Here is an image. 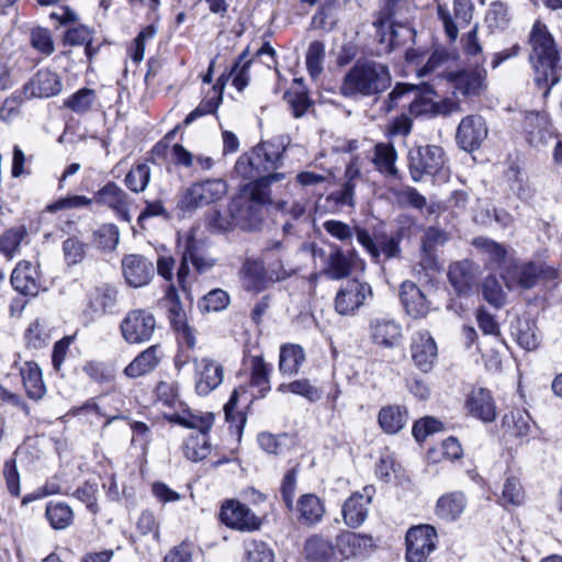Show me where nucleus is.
Wrapping results in <instances>:
<instances>
[{"mask_svg": "<svg viewBox=\"0 0 562 562\" xmlns=\"http://www.w3.org/2000/svg\"><path fill=\"white\" fill-rule=\"evenodd\" d=\"M325 512L323 501L315 494H304L297 501V519L302 525L314 526L318 524Z\"/></svg>", "mask_w": 562, "mask_h": 562, "instance_id": "obj_35", "label": "nucleus"}, {"mask_svg": "<svg viewBox=\"0 0 562 562\" xmlns=\"http://www.w3.org/2000/svg\"><path fill=\"white\" fill-rule=\"evenodd\" d=\"M304 554L307 562H338L336 544L319 533L306 539Z\"/></svg>", "mask_w": 562, "mask_h": 562, "instance_id": "obj_32", "label": "nucleus"}, {"mask_svg": "<svg viewBox=\"0 0 562 562\" xmlns=\"http://www.w3.org/2000/svg\"><path fill=\"white\" fill-rule=\"evenodd\" d=\"M537 262L509 260L501 271L507 290H529L537 285Z\"/></svg>", "mask_w": 562, "mask_h": 562, "instance_id": "obj_15", "label": "nucleus"}, {"mask_svg": "<svg viewBox=\"0 0 562 562\" xmlns=\"http://www.w3.org/2000/svg\"><path fill=\"white\" fill-rule=\"evenodd\" d=\"M27 231L24 226L7 229L0 236V252L12 259L20 249L21 243L26 237Z\"/></svg>", "mask_w": 562, "mask_h": 562, "instance_id": "obj_50", "label": "nucleus"}, {"mask_svg": "<svg viewBox=\"0 0 562 562\" xmlns=\"http://www.w3.org/2000/svg\"><path fill=\"white\" fill-rule=\"evenodd\" d=\"M378 420L385 432L396 434L406 425L407 412L397 405L385 406L380 409Z\"/></svg>", "mask_w": 562, "mask_h": 562, "instance_id": "obj_44", "label": "nucleus"}, {"mask_svg": "<svg viewBox=\"0 0 562 562\" xmlns=\"http://www.w3.org/2000/svg\"><path fill=\"white\" fill-rule=\"evenodd\" d=\"M325 55L326 53L324 43L314 41L308 45L305 61L307 71L314 80H316L323 72Z\"/></svg>", "mask_w": 562, "mask_h": 562, "instance_id": "obj_53", "label": "nucleus"}, {"mask_svg": "<svg viewBox=\"0 0 562 562\" xmlns=\"http://www.w3.org/2000/svg\"><path fill=\"white\" fill-rule=\"evenodd\" d=\"M437 548V532L432 526L422 525L406 533V561L426 562Z\"/></svg>", "mask_w": 562, "mask_h": 562, "instance_id": "obj_13", "label": "nucleus"}, {"mask_svg": "<svg viewBox=\"0 0 562 562\" xmlns=\"http://www.w3.org/2000/svg\"><path fill=\"white\" fill-rule=\"evenodd\" d=\"M285 147L281 140L261 142L237 159L235 171L245 179L258 180L268 178L282 165Z\"/></svg>", "mask_w": 562, "mask_h": 562, "instance_id": "obj_4", "label": "nucleus"}, {"mask_svg": "<svg viewBox=\"0 0 562 562\" xmlns=\"http://www.w3.org/2000/svg\"><path fill=\"white\" fill-rule=\"evenodd\" d=\"M165 300L167 302L168 307V318L171 324V327L183 326L187 323L186 312L180 302L178 292L173 285H169Z\"/></svg>", "mask_w": 562, "mask_h": 562, "instance_id": "obj_55", "label": "nucleus"}, {"mask_svg": "<svg viewBox=\"0 0 562 562\" xmlns=\"http://www.w3.org/2000/svg\"><path fill=\"white\" fill-rule=\"evenodd\" d=\"M280 393H293L306 398L308 402L314 403L322 398V391L311 384L306 379L295 380L290 383H282L277 389Z\"/></svg>", "mask_w": 562, "mask_h": 562, "instance_id": "obj_51", "label": "nucleus"}, {"mask_svg": "<svg viewBox=\"0 0 562 562\" xmlns=\"http://www.w3.org/2000/svg\"><path fill=\"white\" fill-rule=\"evenodd\" d=\"M374 546L373 537L368 533L344 530L336 536L337 552L345 559L367 555Z\"/></svg>", "mask_w": 562, "mask_h": 562, "instance_id": "obj_25", "label": "nucleus"}, {"mask_svg": "<svg viewBox=\"0 0 562 562\" xmlns=\"http://www.w3.org/2000/svg\"><path fill=\"white\" fill-rule=\"evenodd\" d=\"M284 178V173H273L247 183L229 205L231 215L236 224L245 229L256 227L260 221L261 207L272 202L270 186Z\"/></svg>", "mask_w": 562, "mask_h": 562, "instance_id": "obj_3", "label": "nucleus"}, {"mask_svg": "<svg viewBox=\"0 0 562 562\" xmlns=\"http://www.w3.org/2000/svg\"><path fill=\"white\" fill-rule=\"evenodd\" d=\"M122 272L126 283L132 288L147 285L155 276V266L143 255L130 254L122 259Z\"/></svg>", "mask_w": 562, "mask_h": 562, "instance_id": "obj_19", "label": "nucleus"}, {"mask_svg": "<svg viewBox=\"0 0 562 562\" xmlns=\"http://www.w3.org/2000/svg\"><path fill=\"white\" fill-rule=\"evenodd\" d=\"M467 504V497L463 493H447L437 501L436 514L442 520L454 521L462 515Z\"/></svg>", "mask_w": 562, "mask_h": 562, "instance_id": "obj_36", "label": "nucleus"}, {"mask_svg": "<svg viewBox=\"0 0 562 562\" xmlns=\"http://www.w3.org/2000/svg\"><path fill=\"white\" fill-rule=\"evenodd\" d=\"M229 295L222 289H214L199 301V308L203 312H220L229 304Z\"/></svg>", "mask_w": 562, "mask_h": 562, "instance_id": "obj_60", "label": "nucleus"}, {"mask_svg": "<svg viewBox=\"0 0 562 562\" xmlns=\"http://www.w3.org/2000/svg\"><path fill=\"white\" fill-rule=\"evenodd\" d=\"M45 516L52 528L63 530L74 521L72 508L64 502H49L46 505Z\"/></svg>", "mask_w": 562, "mask_h": 562, "instance_id": "obj_46", "label": "nucleus"}, {"mask_svg": "<svg viewBox=\"0 0 562 562\" xmlns=\"http://www.w3.org/2000/svg\"><path fill=\"white\" fill-rule=\"evenodd\" d=\"M305 361V353L299 345H284L280 350L279 369L284 374L297 373Z\"/></svg>", "mask_w": 562, "mask_h": 562, "instance_id": "obj_47", "label": "nucleus"}, {"mask_svg": "<svg viewBox=\"0 0 562 562\" xmlns=\"http://www.w3.org/2000/svg\"><path fill=\"white\" fill-rule=\"evenodd\" d=\"M170 422L187 428L198 429L199 431L209 432L213 425V416L207 414L205 416H198L191 413L180 415L178 413L168 416Z\"/></svg>", "mask_w": 562, "mask_h": 562, "instance_id": "obj_56", "label": "nucleus"}, {"mask_svg": "<svg viewBox=\"0 0 562 562\" xmlns=\"http://www.w3.org/2000/svg\"><path fill=\"white\" fill-rule=\"evenodd\" d=\"M94 240L103 250H114L120 241V232L114 224H104L94 232Z\"/></svg>", "mask_w": 562, "mask_h": 562, "instance_id": "obj_62", "label": "nucleus"}, {"mask_svg": "<svg viewBox=\"0 0 562 562\" xmlns=\"http://www.w3.org/2000/svg\"><path fill=\"white\" fill-rule=\"evenodd\" d=\"M164 353L160 345H153L139 355L124 369V374L130 379H136L149 374L160 363Z\"/></svg>", "mask_w": 562, "mask_h": 562, "instance_id": "obj_31", "label": "nucleus"}, {"mask_svg": "<svg viewBox=\"0 0 562 562\" xmlns=\"http://www.w3.org/2000/svg\"><path fill=\"white\" fill-rule=\"evenodd\" d=\"M465 407L469 414L484 423L493 422L496 418V406L487 389H473L467 398Z\"/></svg>", "mask_w": 562, "mask_h": 562, "instance_id": "obj_29", "label": "nucleus"}, {"mask_svg": "<svg viewBox=\"0 0 562 562\" xmlns=\"http://www.w3.org/2000/svg\"><path fill=\"white\" fill-rule=\"evenodd\" d=\"M392 76L387 65L370 59L357 60L346 72L340 93L346 98H369L390 88Z\"/></svg>", "mask_w": 562, "mask_h": 562, "instance_id": "obj_2", "label": "nucleus"}, {"mask_svg": "<svg viewBox=\"0 0 562 562\" xmlns=\"http://www.w3.org/2000/svg\"><path fill=\"white\" fill-rule=\"evenodd\" d=\"M183 454L192 462L204 460L212 451L209 432L196 431L191 434L183 442Z\"/></svg>", "mask_w": 562, "mask_h": 562, "instance_id": "obj_42", "label": "nucleus"}, {"mask_svg": "<svg viewBox=\"0 0 562 562\" xmlns=\"http://www.w3.org/2000/svg\"><path fill=\"white\" fill-rule=\"evenodd\" d=\"M314 5L318 4L319 10L313 16L312 24L316 29L331 30L336 22L338 12L345 7L346 0H303Z\"/></svg>", "mask_w": 562, "mask_h": 562, "instance_id": "obj_34", "label": "nucleus"}, {"mask_svg": "<svg viewBox=\"0 0 562 562\" xmlns=\"http://www.w3.org/2000/svg\"><path fill=\"white\" fill-rule=\"evenodd\" d=\"M458 54L451 52L443 46H439L428 57L426 64L417 70L420 78L432 77L434 79L449 80V75L454 72L453 67L457 65Z\"/></svg>", "mask_w": 562, "mask_h": 562, "instance_id": "obj_21", "label": "nucleus"}, {"mask_svg": "<svg viewBox=\"0 0 562 562\" xmlns=\"http://www.w3.org/2000/svg\"><path fill=\"white\" fill-rule=\"evenodd\" d=\"M530 416L526 412H512L504 417V426L515 437H526L530 431Z\"/></svg>", "mask_w": 562, "mask_h": 562, "instance_id": "obj_58", "label": "nucleus"}, {"mask_svg": "<svg viewBox=\"0 0 562 562\" xmlns=\"http://www.w3.org/2000/svg\"><path fill=\"white\" fill-rule=\"evenodd\" d=\"M20 374L29 398L42 400L46 394V386L40 366L34 361H25L20 368Z\"/></svg>", "mask_w": 562, "mask_h": 562, "instance_id": "obj_33", "label": "nucleus"}, {"mask_svg": "<svg viewBox=\"0 0 562 562\" xmlns=\"http://www.w3.org/2000/svg\"><path fill=\"white\" fill-rule=\"evenodd\" d=\"M482 295L485 301L495 307H501L505 304L506 294L502 288L499 280L496 276H487L482 283Z\"/></svg>", "mask_w": 562, "mask_h": 562, "instance_id": "obj_57", "label": "nucleus"}, {"mask_svg": "<svg viewBox=\"0 0 562 562\" xmlns=\"http://www.w3.org/2000/svg\"><path fill=\"white\" fill-rule=\"evenodd\" d=\"M248 50H244L238 60L234 64L229 71V76L233 77V86L238 90L243 91L249 83V69L252 59H246Z\"/></svg>", "mask_w": 562, "mask_h": 562, "instance_id": "obj_59", "label": "nucleus"}, {"mask_svg": "<svg viewBox=\"0 0 562 562\" xmlns=\"http://www.w3.org/2000/svg\"><path fill=\"white\" fill-rule=\"evenodd\" d=\"M189 263H191L198 273L210 271L216 263V260L209 254V247L205 240L198 239L191 232L183 244L180 265L177 271L178 283L186 289L187 278L190 273Z\"/></svg>", "mask_w": 562, "mask_h": 562, "instance_id": "obj_5", "label": "nucleus"}, {"mask_svg": "<svg viewBox=\"0 0 562 562\" xmlns=\"http://www.w3.org/2000/svg\"><path fill=\"white\" fill-rule=\"evenodd\" d=\"M512 335L526 350H533L539 345V335L535 322L528 318H517L510 326Z\"/></svg>", "mask_w": 562, "mask_h": 562, "instance_id": "obj_43", "label": "nucleus"}, {"mask_svg": "<svg viewBox=\"0 0 562 562\" xmlns=\"http://www.w3.org/2000/svg\"><path fill=\"white\" fill-rule=\"evenodd\" d=\"M150 181V168L147 164H137L125 176V186L135 193L146 190Z\"/></svg>", "mask_w": 562, "mask_h": 562, "instance_id": "obj_54", "label": "nucleus"}, {"mask_svg": "<svg viewBox=\"0 0 562 562\" xmlns=\"http://www.w3.org/2000/svg\"><path fill=\"white\" fill-rule=\"evenodd\" d=\"M195 392L205 396L214 391L224 379V369L215 360L209 358L194 359Z\"/></svg>", "mask_w": 562, "mask_h": 562, "instance_id": "obj_24", "label": "nucleus"}, {"mask_svg": "<svg viewBox=\"0 0 562 562\" xmlns=\"http://www.w3.org/2000/svg\"><path fill=\"white\" fill-rule=\"evenodd\" d=\"M156 400L166 407L175 408L181 404L178 393V384L175 382L161 381L157 384Z\"/></svg>", "mask_w": 562, "mask_h": 562, "instance_id": "obj_63", "label": "nucleus"}, {"mask_svg": "<svg viewBox=\"0 0 562 562\" xmlns=\"http://www.w3.org/2000/svg\"><path fill=\"white\" fill-rule=\"evenodd\" d=\"M155 316L146 310L130 311L120 324L123 339L131 345L150 340L156 329Z\"/></svg>", "mask_w": 562, "mask_h": 562, "instance_id": "obj_11", "label": "nucleus"}, {"mask_svg": "<svg viewBox=\"0 0 562 562\" xmlns=\"http://www.w3.org/2000/svg\"><path fill=\"white\" fill-rule=\"evenodd\" d=\"M63 90V82L58 74L43 68L37 70L26 81L21 90L16 91L20 99H45L59 94Z\"/></svg>", "mask_w": 562, "mask_h": 562, "instance_id": "obj_12", "label": "nucleus"}, {"mask_svg": "<svg viewBox=\"0 0 562 562\" xmlns=\"http://www.w3.org/2000/svg\"><path fill=\"white\" fill-rule=\"evenodd\" d=\"M448 278L456 292L461 295L468 294L474 282L472 263L468 260L452 263L448 271Z\"/></svg>", "mask_w": 562, "mask_h": 562, "instance_id": "obj_41", "label": "nucleus"}, {"mask_svg": "<svg viewBox=\"0 0 562 562\" xmlns=\"http://www.w3.org/2000/svg\"><path fill=\"white\" fill-rule=\"evenodd\" d=\"M417 92V86L398 82L383 102V110L389 113L397 108H408L413 94Z\"/></svg>", "mask_w": 562, "mask_h": 562, "instance_id": "obj_48", "label": "nucleus"}, {"mask_svg": "<svg viewBox=\"0 0 562 562\" xmlns=\"http://www.w3.org/2000/svg\"><path fill=\"white\" fill-rule=\"evenodd\" d=\"M355 234L358 243L375 262H380L382 255L386 259L397 258L401 255L400 240L393 236L383 235L373 239L367 229L360 227L355 228Z\"/></svg>", "mask_w": 562, "mask_h": 562, "instance_id": "obj_20", "label": "nucleus"}, {"mask_svg": "<svg viewBox=\"0 0 562 562\" xmlns=\"http://www.w3.org/2000/svg\"><path fill=\"white\" fill-rule=\"evenodd\" d=\"M505 176L510 191L519 200L528 201L533 196V190L529 184L528 176L518 166L512 165Z\"/></svg>", "mask_w": 562, "mask_h": 562, "instance_id": "obj_45", "label": "nucleus"}, {"mask_svg": "<svg viewBox=\"0 0 562 562\" xmlns=\"http://www.w3.org/2000/svg\"><path fill=\"white\" fill-rule=\"evenodd\" d=\"M473 245L485 254L491 261L497 263L503 270L505 265H508L513 258L507 257V249L504 245L485 237H477L474 239Z\"/></svg>", "mask_w": 562, "mask_h": 562, "instance_id": "obj_49", "label": "nucleus"}, {"mask_svg": "<svg viewBox=\"0 0 562 562\" xmlns=\"http://www.w3.org/2000/svg\"><path fill=\"white\" fill-rule=\"evenodd\" d=\"M117 294L114 285L108 283L98 285L89 294V306L95 313H112L116 306Z\"/></svg>", "mask_w": 562, "mask_h": 562, "instance_id": "obj_37", "label": "nucleus"}, {"mask_svg": "<svg viewBox=\"0 0 562 562\" xmlns=\"http://www.w3.org/2000/svg\"><path fill=\"white\" fill-rule=\"evenodd\" d=\"M473 11L472 0H453L452 9L447 4L438 3L437 16L449 43H454L459 37V31L471 23Z\"/></svg>", "mask_w": 562, "mask_h": 562, "instance_id": "obj_8", "label": "nucleus"}, {"mask_svg": "<svg viewBox=\"0 0 562 562\" xmlns=\"http://www.w3.org/2000/svg\"><path fill=\"white\" fill-rule=\"evenodd\" d=\"M221 520L226 526L241 530L250 531L256 530L260 526L259 518L247 507L238 501H227L223 504Z\"/></svg>", "mask_w": 562, "mask_h": 562, "instance_id": "obj_23", "label": "nucleus"}, {"mask_svg": "<svg viewBox=\"0 0 562 562\" xmlns=\"http://www.w3.org/2000/svg\"><path fill=\"white\" fill-rule=\"evenodd\" d=\"M448 85L456 99L473 101L487 90V71L483 67L458 69L449 75Z\"/></svg>", "mask_w": 562, "mask_h": 562, "instance_id": "obj_7", "label": "nucleus"}, {"mask_svg": "<svg viewBox=\"0 0 562 562\" xmlns=\"http://www.w3.org/2000/svg\"><path fill=\"white\" fill-rule=\"evenodd\" d=\"M397 153L391 143H378L374 146L372 162L376 170L387 177L397 178L398 169L395 166Z\"/></svg>", "mask_w": 562, "mask_h": 562, "instance_id": "obj_39", "label": "nucleus"}, {"mask_svg": "<svg viewBox=\"0 0 562 562\" xmlns=\"http://www.w3.org/2000/svg\"><path fill=\"white\" fill-rule=\"evenodd\" d=\"M407 159L413 181L420 182L425 177H436L441 172L446 155L440 146L420 145L408 150Z\"/></svg>", "mask_w": 562, "mask_h": 562, "instance_id": "obj_6", "label": "nucleus"}, {"mask_svg": "<svg viewBox=\"0 0 562 562\" xmlns=\"http://www.w3.org/2000/svg\"><path fill=\"white\" fill-rule=\"evenodd\" d=\"M510 20L508 7L502 1L490 4L485 15V22L490 29H504Z\"/></svg>", "mask_w": 562, "mask_h": 562, "instance_id": "obj_61", "label": "nucleus"}, {"mask_svg": "<svg viewBox=\"0 0 562 562\" xmlns=\"http://www.w3.org/2000/svg\"><path fill=\"white\" fill-rule=\"evenodd\" d=\"M99 100L97 92L90 88H80L66 100H64V108L72 111L78 115H85L93 110H97Z\"/></svg>", "mask_w": 562, "mask_h": 562, "instance_id": "obj_40", "label": "nucleus"}, {"mask_svg": "<svg viewBox=\"0 0 562 562\" xmlns=\"http://www.w3.org/2000/svg\"><path fill=\"white\" fill-rule=\"evenodd\" d=\"M529 63L533 69V81L543 89L547 98L561 80L562 63L554 37L546 24L536 21L529 33Z\"/></svg>", "mask_w": 562, "mask_h": 562, "instance_id": "obj_1", "label": "nucleus"}, {"mask_svg": "<svg viewBox=\"0 0 562 562\" xmlns=\"http://www.w3.org/2000/svg\"><path fill=\"white\" fill-rule=\"evenodd\" d=\"M411 352L415 364L423 372L431 370L438 356L437 345L427 331H418L414 335L411 345Z\"/></svg>", "mask_w": 562, "mask_h": 562, "instance_id": "obj_27", "label": "nucleus"}, {"mask_svg": "<svg viewBox=\"0 0 562 562\" xmlns=\"http://www.w3.org/2000/svg\"><path fill=\"white\" fill-rule=\"evenodd\" d=\"M95 201L112 209L121 220L125 222L131 221L130 205L132 204V199L115 182H108L98 190Z\"/></svg>", "mask_w": 562, "mask_h": 562, "instance_id": "obj_26", "label": "nucleus"}, {"mask_svg": "<svg viewBox=\"0 0 562 562\" xmlns=\"http://www.w3.org/2000/svg\"><path fill=\"white\" fill-rule=\"evenodd\" d=\"M371 294V286L368 283L356 279L349 280L338 291L335 297V308L341 315L353 314Z\"/></svg>", "mask_w": 562, "mask_h": 562, "instance_id": "obj_17", "label": "nucleus"}, {"mask_svg": "<svg viewBox=\"0 0 562 562\" xmlns=\"http://www.w3.org/2000/svg\"><path fill=\"white\" fill-rule=\"evenodd\" d=\"M32 61L20 49L0 54V90L12 88L32 68Z\"/></svg>", "mask_w": 562, "mask_h": 562, "instance_id": "obj_14", "label": "nucleus"}, {"mask_svg": "<svg viewBox=\"0 0 562 562\" xmlns=\"http://www.w3.org/2000/svg\"><path fill=\"white\" fill-rule=\"evenodd\" d=\"M227 184L222 179H207L191 184L179 200L182 210H193L223 199Z\"/></svg>", "mask_w": 562, "mask_h": 562, "instance_id": "obj_9", "label": "nucleus"}, {"mask_svg": "<svg viewBox=\"0 0 562 562\" xmlns=\"http://www.w3.org/2000/svg\"><path fill=\"white\" fill-rule=\"evenodd\" d=\"M369 328L372 341L382 348L393 349L402 342V326L392 317L385 315L373 317Z\"/></svg>", "mask_w": 562, "mask_h": 562, "instance_id": "obj_22", "label": "nucleus"}, {"mask_svg": "<svg viewBox=\"0 0 562 562\" xmlns=\"http://www.w3.org/2000/svg\"><path fill=\"white\" fill-rule=\"evenodd\" d=\"M321 257L323 258L322 273L330 280L347 278L358 263L363 265L356 249L344 250L335 244L329 246L328 252L322 251Z\"/></svg>", "mask_w": 562, "mask_h": 562, "instance_id": "obj_10", "label": "nucleus"}, {"mask_svg": "<svg viewBox=\"0 0 562 562\" xmlns=\"http://www.w3.org/2000/svg\"><path fill=\"white\" fill-rule=\"evenodd\" d=\"M400 299L405 312L413 318L425 317L430 310L426 295L412 281H404L401 284Z\"/></svg>", "mask_w": 562, "mask_h": 562, "instance_id": "obj_28", "label": "nucleus"}, {"mask_svg": "<svg viewBox=\"0 0 562 562\" xmlns=\"http://www.w3.org/2000/svg\"><path fill=\"white\" fill-rule=\"evenodd\" d=\"M488 130L484 119L477 114L463 117L457 128L456 140L458 145L467 150L477 149L487 137Z\"/></svg>", "mask_w": 562, "mask_h": 562, "instance_id": "obj_18", "label": "nucleus"}, {"mask_svg": "<svg viewBox=\"0 0 562 562\" xmlns=\"http://www.w3.org/2000/svg\"><path fill=\"white\" fill-rule=\"evenodd\" d=\"M272 550L262 541H250L246 546L244 562H273Z\"/></svg>", "mask_w": 562, "mask_h": 562, "instance_id": "obj_64", "label": "nucleus"}, {"mask_svg": "<svg viewBox=\"0 0 562 562\" xmlns=\"http://www.w3.org/2000/svg\"><path fill=\"white\" fill-rule=\"evenodd\" d=\"M11 284L21 294L35 296L41 289L36 266L30 261L19 262L12 271Z\"/></svg>", "mask_w": 562, "mask_h": 562, "instance_id": "obj_30", "label": "nucleus"}, {"mask_svg": "<svg viewBox=\"0 0 562 562\" xmlns=\"http://www.w3.org/2000/svg\"><path fill=\"white\" fill-rule=\"evenodd\" d=\"M374 493V487L372 485H368L364 486L361 492L352 493L345 501L341 514L344 522L349 528L356 529L366 521Z\"/></svg>", "mask_w": 562, "mask_h": 562, "instance_id": "obj_16", "label": "nucleus"}, {"mask_svg": "<svg viewBox=\"0 0 562 562\" xmlns=\"http://www.w3.org/2000/svg\"><path fill=\"white\" fill-rule=\"evenodd\" d=\"M251 384L259 389L260 396L263 397L270 390V368L263 361L261 356L251 357Z\"/></svg>", "mask_w": 562, "mask_h": 562, "instance_id": "obj_52", "label": "nucleus"}, {"mask_svg": "<svg viewBox=\"0 0 562 562\" xmlns=\"http://www.w3.org/2000/svg\"><path fill=\"white\" fill-rule=\"evenodd\" d=\"M240 280L246 291L258 293L266 289L265 267L260 261L247 259L240 270Z\"/></svg>", "mask_w": 562, "mask_h": 562, "instance_id": "obj_38", "label": "nucleus"}]
</instances>
